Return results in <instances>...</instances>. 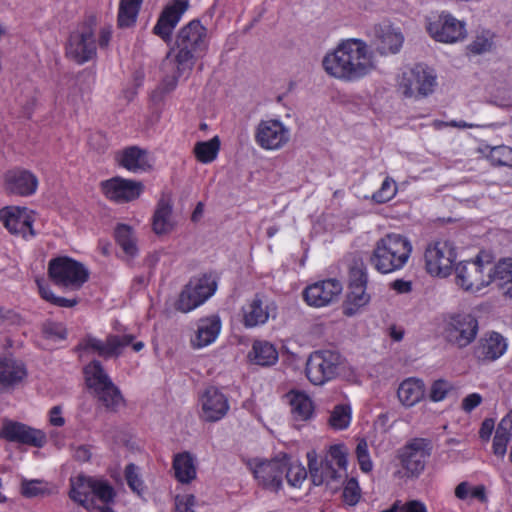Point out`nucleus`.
I'll use <instances>...</instances> for the list:
<instances>
[{"label":"nucleus","instance_id":"obj_29","mask_svg":"<svg viewBox=\"0 0 512 512\" xmlns=\"http://www.w3.org/2000/svg\"><path fill=\"white\" fill-rule=\"evenodd\" d=\"M374 36V46L382 55L397 53L403 43L402 34L400 32H396L390 26H375Z\"/></svg>","mask_w":512,"mask_h":512},{"label":"nucleus","instance_id":"obj_55","mask_svg":"<svg viewBox=\"0 0 512 512\" xmlns=\"http://www.w3.org/2000/svg\"><path fill=\"white\" fill-rule=\"evenodd\" d=\"M368 275L363 264H355L351 267L349 273V287L351 286H366Z\"/></svg>","mask_w":512,"mask_h":512},{"label":"nucleus","instance_id":"obj_52","mask_svg":"<svg viewBox=\"0 0 512 512\" xmlns=\"http://www.w3.org/2000/svg\"><path fill=\"white\" fill-rule=\"evenodd\" d=\"M453 386L450 382L444 379H438L431 385L429 398L433 402L442 401L447 394L452 390Z\"/></svg>","mask_w":512,"mask_h":512},{"label":"nucleus","instance_id":"obj_12","mask_svg":"<svg viewBox=\"0 0 512 512\" xmlns=\"http://www.w3.org/2000/svg\"><path fill=\"white\" fill-rule=\"evenodd\" d=\"M424 256L428 273L446 277L452 271L456 251L450 242L437 241L428 245Z\"/></svg>","mask_w":512,"mask_h":512},{"label":"nucleus","instance_id":"obj_54","mask_svg":"<svg viewBox=\"0 0 512 512\" xmlns=\"http://www.w3.org/2000/svg\"><path fill=\"white\" fill-rule=\"evenodd\" d=\"M343 500L346 504L354 506L360 499V488L355 478H351L346 482L342 494Z\"/></svg>","mask_w":512,"mask_h":512},{"label":"nucleus","instance_id":"obj_32","mask_svg":"<svg viewBox=\"0 0 512 512\" xmlns=\"http://www.w3.org/2000/svg\"><path fill=\"white\" fill-rule=\"evenodd\" d=\"M221 322L219 317L211 316L200 319L197 332L192 344L194 347L201 348L212 343L220 332Z\"/></svg>","mask_w":512,"mask_h":512},{"label":"nucleus","instance_id":"obj_63","mask_svg":"<svg viewBox=\"0 0 512 512\" xmlns=\"http://www.w3.org/2000/svg\"><path fill=\"white\" fill-rule=\"evenodd\" d=\"M494 430V420L491 418H487L482 422L481 428L479 430V436L482 440H489L492 432Z\"/></svg>","mask_w":512,"mask_h":512},{"label":"nucleus","instance_id":"obj_14","mask_svg":"<svg viewBox=\"0 0 512 512\" xmlns=\"http://www.w3.org/2000/svg\"><path fill=\"white\" fill-rule=\"evenodd\" d=\"M478 332V321L470 314H458L452 316L444 329L445 339L457 346L464 348L474 341Z\"/></svg>","mask_w":512,"mask_h":512},{"label":"nucleus","instance_id":"obj_20","mask_svg":"<svg viewBox=\"0 0 512 512\" xmlns=\"http://www.w3.org/2000/svg\"><path fill=\"white\" fill-rule=\"evenodd\" d=\"M188 6V0H174L171 4L167 5L160 14L153 28V33L169 44L172 41L173 30Z\"/></svg>","mask_w":512,"mask_h":512},{"label":"nucleus","instance_id":"obj_43","mask_svg":"<svg viewBox=\"0 0 512 512\" xmlns=\"http://www.w3.org/2000/svg\"><path fill=\"white\" fill-rule=\"evenodd\" d=\"M351 420L350 406L340 404L336 405L329 417V424L334 429H345L348 427Z\"/></svg>","mask_w":512,"mask_h":512},{"label":"nucleus","instance_id":"obj_49","mask_svg":"<svg viewBox=\"0 0 512 512\" xmlns=\"http://www.w3.org/2000/svg\"><path fill=\"white\" fill-rule=\"evenodd\" d=\"M287 482L293 486H299L307 476L306 469L299 464H289L286 456V471L284 472Z\"/></svg>","mask_w":512,"mask_h":512},{"label":"nucleus","instance_id":"obj_17","mask_svg":"<svg viewBox=\"0 0 512 512\" xmlns=\"http://www.w3.org/2000/svg\"><path fill=\"white\" fill-rule=\"evenodd\" d=\"M286 471V455L272 460L258 462L252 472L258 484L264 489L278 492L282 487L284 472Z\"/></svg>","mask_w":512,"mask_h":512},{"label":"nucleus","instance_id":"obj_19","mask_svg":"<svg viewBox=\"0 0 512 512\" xmlns=\"http://www.w3.org/2000/svg\"><path fill=\"white\" fill-rule=\"evenodd\" d=\"M0 437L10 442L30 445L37 448L42 447L46 442V436L42 431L15 421H4L0 431Z\"/></svg>","mask_w":512,"mask_h":512},{"label":"nucleus","instance_id":"obj_34","mask_svg":"<svg viewBox=\"0 0 512 512\" xmlns=\"http://www.w3.org/2000/svg\"><path fill=\"white\" fill-rule=\"evenodd\" d=\"M424 393V383L418 379L404 380L397 391L400 402L407 407L418 403L424 397Z\"/></svg>","mask_w":512,"mask_h":512},{"label":"nucleus","instance_id":"obj_38","mask_svg":"<svg viewBox=\"0 0 512 512\" xmlns=\"http://www.w3.org/2000/svg\"><path fill=\"white\" fill-rule=\"evenodd\" d=\"M291 412L296 420H307L313 413V405L310 398L301 392H290Z\"/></svg>","mask_w":512,"mask_h":512},{"label":"nucleus","instance_id":"obj_45","mask_svg":"<svg viewBox=\"0 0 512 512\" xmlns=\"http://www.w3.org/2000/svg\"><path fill=\"white\" fill-rule=\"evenodd\" d=\"M321 466L323 467V471L325 474V484L326 487L332 492L335 493L339 490L342 482V474L339 473L334 467L331 461L323 460L321 461Z\"/></svg>","mask_w":512,"mask_h":512},{"label":"nucleus","instance_id":"obj_8","mask_svg":"<svg viewBox=\"0 0 512 512\" xmlns=\"http://www.w3.org/2000/svg\"><path fill=\"white\" fill-rule=\"evenodd\" d=\"M95 17H89L70 34L66 53L78 64H83L96 56Z\"/></svg>","mask_w":512,"mask_h":512},{"label":"nucleus","instance_id":"obj_10","mask_svg":"<svg viewBox=\"0 0 512 512\" xmlns=\"http://www.w3.org/2000/svg\"><path fill=\"white\" fill-rule=\"evenodd\" d=\"M216 288L217 283L211 275L192 278L182 289L175 303L176 310L183 313L192 311L211 297Z\"/></svg>","mask_w":512,"mask_h":512},{"label":"nucleus","instance_id":"obj_42","mask_svg":"<svg viewBox=\"0 0 512 512\" xmlns=\"http://www.w3.org/2000/svg\"><path fill=\"white\" fill-rule=\"evenodd\" d=\"M39 293L41 297L46 300L47 302H50L53 305L59 306V307H74L78 304V299H67L64 297H58L55 296L48 285L44 283L43 280H36Z\"/></svg>","mask_w":512,"mask_h":512},{"label":"nucleus","instance_id":"obj_35","mask_svg":"<svg viewBox=\"0 0 512 512\" xmlns=\"http://www.w3.org/2000/svg\"><path fill=\"white\" fill-rule=\"evenodd\" d=\"M251 360L260 366L274 365L278 360L276 348L267 341H255L249 353Z\"/></svg>","mask_w":512,"mask_h":512},{"label":"nucleus","instance_id":"obj_9","mask_svg":"<svg viewBox=\"0 0 512 512\" xmlns=\"http://www.w3.org/2000/svg\"><path fill=\"white\" fill-rule=\"evenodd\" d=\"M432 445L428 439L413 438L397 451V458L408 478H417L424 471L431 455Z\"/></svg>","mask_w":512,"mask_h":512},{"label":"nucleus","instance_id":"obj_4","mask_svg":"<svg viewBox=\"0 0 512 512\" xmlns=\"http://www.w3.org/2000/svg\"><path fill=\"white\" fill-rule=\"evenodd\" d=\"M343 370V356L337 351L323 349L309 355L305 373L312 384L324 385L340 376Z\"/></svg>","mask_w":512,"mask_h":512},{"label":"nucleus","instance_id":"obj_46","mask_svg":"<svg viewBox=\"0 0 512 512\" xmlns=\"http://www.w3.org/2000/svg\"><path fill=\"white\" fill-rule=\"evenodd\" d=\"M488 158L493 165L512 167V148L505 145L493 147Z\"/></svg>","mask_w":512,"mask_h":512},{"label":"nucleus","instance_id":"obj_11","mask_svg":"<svg viewBox=\"0 0 512 512\" xmlns=\"http://www.w3.org/2000/svg\"><path fill=\"white\" fill-rule=\"evenodd\" d=\"M436 77L432 71L422 64L402 73L399 87L406 97H425L433 92Z\"/></svg>","mask_w":512,"mask_h":512},{"label":"nucleus","instance_id":"obj_21","mask_svg":"<svg viewBox=\"0 0 512 512\" xmlns=\"http://www.w3.org/2000/svg\"><path fill=\"white\" fill-rule=\"evenodd\" d=\"M341 292V283L336 279H328L308 286L303 296L308 305L323 307L336 301Z\"/></svg>","mask_w":512,"mask_h":512},{"label":"nucleus","instance_id":"obj_1","mask_svg":"<svg viewBox=\"0 0 512 512\" xmlns=\"http://www.w3.org/2000/svg\"><path fill=\"white\" fill-rule=\"evenodd\" d=\"M207 48V29L199 20H192L183 26L177 32L174 45L162 61L161 69L164 76L159 86L160 92L173 91L181 77H188L197 59L203 57Z\"/></svg>","mask_w":512,"mask_h":512},{"label":"nucleus","instance_id":"obj_53","mask_svg":"<svg viewBox=\"0 0 512 512\" xmlns=\"http://www.w3.org/2000/svg\"><path fill=\"white\" fill-rule=\"evenodd\" d=\"M356 456L359 466L363 472H370L373 464L368 452V444L365 439H360L356 446Z\"/></svg>","mask_w":512,"mask_h":512},{"label":"nucleus","instance_id":"obj_64","mask_svg":"<svg viewBox=\"0 0 512 512\" xmlns=\"http://www.w3.org/2000/svg\"><path fill=\"white\" fill-rule=\"evenodd\" d=\"M391 287L397 293L405 294L409 293L412 290V284L410 281H405L402 279H397L391 283Z\"/></svg>","mask_w":512,"mask_h":512},{"label":"nucleus","instance_id":"obj_27","mask_svg":"<svg viewBox=\"0 0 512 512\" xmlns=\"http://www.w3.org/2000/svg\"><path fill=\"white\" fill-rule=\"evenodd\" d=\"M173 201L170 195L163 194L157 202L153 217L152 230L157 235L171 232L174 228L172 218Z\"/></svg>","mask_w":512,"mask_h":512},{"label":"nucleus","instance_id":"obj_26","mask_svg":"<svg viewBox=\"0 0 512 512\" xmlns=\"http://www.w3.org/2000/svg\"><path fill=\"white\" fill-rule=\"evenodd\" d=\"M115 160L133 173L147 172L152 168L148 151L138 146H129L118 151Z\"/></svg>","mask_w":512,"mask_h":512},{"label":"nucleus","instance_id":"obj_62","mask_svg":"<svg viewBox=\"0 0 512 512\" xmlns=\"http://www.w3.org/2000/svg\"><path fill=\"white\" fill-rule=\"evenodd\" d=\"M399 512H427L425 505L417 500H412L400 505Z\"/></svg>","mask_w":512,"mask_h":512},{"label":"nucleus","instance_id":"obj_23","mask_svg":"<svg viewBox=\"0 0 512 512\" xmlns=\"http://www.w3.org/2000/svg\"><path fill=\"white\" fill-rule=\"evenodd\" d=\"M276 306L273 302H265L256 294L243 308V323L246 327L265 324L269 317H275Z\"/></svg>","mask_w":512,"mask_h":512},{"label":"nucleus","instance_id":"obj_59","mask_svg":"<svg viewBox=\"0 0 512 512\" xmlns=\"http://www.w3.org/2000/svg\"><path fill=\"white\" fill-rule=\"evenodd\" d=\"M195 503V497L193 495H186L183 497L176 498V510L178 512H194L192 506Z\"/></svg>","mask_w":512,"mask_h":512},{"label":"nucleus","instance_id":"obj_18","mask_svg":"<svg viewBox=\"0 0 512 512\" xmlns=\"http://www.w3.org/2000/svg\"><path fill=\"white\" fill-rule=\"evenodd\" d=\"M101 188L108 199L116 203H127L139 198L144 190V185L140 181L114 177L103 181Z\"/></svg>","mask_w":512,"mask_h":512},{"label":"nucleus","instance_id":"obj_6","mask_svg":"<svg viewBox=\"0 0 512 512\" xmlns=\"http://www.w3.org/2000/svg\"><path fill=\"white\" fill-rule=\"evenodd\" d=\"M456 282L465 291L478 292L491 284L489 255L480 252L473 260L456 265Z\"/></svg>","mask_w":512,"mask_h":512},{"label":"nucleus","instance_id":"obj_39","mask_svg":"<svg viewBox=\"0 0 512 512\" xmlns=\"http://www.w3.org/2000/svg\"><path fill=\"white\" fill-rule=\"evenodd\" d=\"M143 0H120L117 23L120 28H128L136 23Z\"/></svg>","mask_w":512,"mask_h":512},{"label":"nucleus","instance_id":"obj_47","mask_svg":"<svg viewBox=\"0 0 512 512\" xmlns=\"http://www.w3.org/2000/svg\"><path fill=\"white\" fill-rule=\"evenodd\" d=\"M115 497V491L111 485H109L105 481L101 480H94L93 485V494L91 498L94 500V498H97L99 501L103 503V505H106L113 501ZM95 507V504L93 503V507Z\"/></svg>","mask_w":512,"mask_h":512},{"label":"nucleus","instance_id":"obj_3","mask_svg":"<svg viewBox=\"0 0 512 512\" xmlns=\"http://www.w3.org/2000/svg\"><path fill=\"white\" fill-rule=\"evenodd\" d=\"M412 245L400 234L390 233L380 238L370 256V264L380 273L401 269L408 261Z\"/></svg>","mask_w":512,"mask_h":512},{"label":"nucleus","instance_id":"obj_7","mask_svg":"<svg viewBox=\"0 0 512 512\" xmlns=\"http://www.w3.org/2000/svg\"><path fill=\"white\" fill-rule=\"evenodd\" d=\"M48 276L55 285L61 288L78 290L88 280L89 272L82 263L61 256L49 261Z\"/></svg>","mask_w":512,"mask_h":512},{"label":"nucleus","instance_id":"obj_51","mask_svg":"<svg viewBox=\"0 0 512 512\" xmlns=\"http://www.w3.org/2000/svg\"><path fill=\"white\" fill-rule=\"evenodd\" d=\"M308 467L312 483L316 486H320L325 483V474L321 462L318 463L316 454L314 452L308 453Z\"/></svg>","mask_w":512,"mask_h":512},{"label":"nucleus","instance_id":"obj_24","mask_svg":"<svg viewBox=\"0 0 512 512\" xmlns=\"http://www.w3.org/2000/svg\"><path fill=\"white\" fill-rule=\"evenodd\" d=\"M0 220L12 234H21L24 237L27 231L30 235L35 234L32 229V219L27 214L26 208L18 206L4 207L0 210Z\"/></svg>","mask_w":512,"mask_h":512},{"label":"nucleus","instance_id":"obj_36","mask_svg":"<svg viewBox=\"0 0 512 512\" xmlns=\"http://www.w3.org/2000/svg\"><path fill=\"white\" fill-rule=\"evenodd\" d=\"M173 469L176 479L181 483H189L196 477L194 460L188 452L177 454L174 457Z\"/></svg>","mask_w":512,"mask_h":512},{"label":"nucleus","instance_id":"obj_33","mask_svg":"<svg viewBox=\"0 0 512 512\" xmlns=\"http://www.w3.org/2000/svg\"><path fill=\"white\" fill-rule=\"evenodd\" d=\"M490 270L491 283H496L504 294L512 297V259H502L495 265L490 260Z\"/></svg>","mask_w":512,"mask_h":512},{"label":"nucleus","instance_id":"obj_30","mask_svg":"<svg viewBox=\"0 0 512 512\" xmlns=\"http://www.w3.org/2000/svg\"><path fill=\"white\" fill-rule=\"evenodd\" d=\"M93 485L94 479L84 475L71 478L69 497L86 509H91L93 507V499L91 498Z\"/></svg>","mask_w":512,"mask_h":512},{"label":"nucleus","instance_id":"obj_22","mask_svg":"<svg viewBox=\"0 0 512 512\" xmlns=\"http://www.w3.org/2000/svg\"><path fill=\"white\" fill-rule=\"evenodd\" d=\"M202 415L208 422L222 419L229 410L228 400L216 387H208L201 396Z\"/></svg>","mask_w":512,"mask_h":512},{"label":"nucleus","instance_id":"obj_57","mask_svg":"<svg viewBox=\"0 0 512 512\" xmlns=\"http://www.w3.org/2000/svg\"><path fill=\"white\" fill-rule=\"evenodd\" d=\"M482 402V397L480 394L478 393H472V394H469L467 395L463 400H462V409L469 413L471 412L473 409H475L477 406H479Z\"/></svg>","mask_w":512,"mask_h":512},{"label":"nucleus","instance_id":"obj_61","mask_svg":"<svg viewBox=\"0 0 512 512\" xmlns=\"http://www.w3.org/2000/svg\"><path fill=\"white\" fill-rule=\"evenodd\" d=\"M491 43L485 38H477L469 45V49L474 54H481L490 49Z\"/></svg>","mask_w":512,"mask_h":512},{"label":"nucleus","instance_id":"obj_48","mask_svg":"<svg viewBox=\"0 0 512 512\" xmlns=\"http://www.w3.org/2000/svg\"><path fill=\"white\" fill-rule=\"evenodd\" d=\"M396 193V182L391 177H386L380 189L372 195V199L376 203H386L390 201Z\"/></svg>","mask_w":512,"mask_h":512},{"label":"nucleus","instance_id":"obj_2","mask_svg":"<svg viewBox=\"0 0 512 512\" xmlns=\"http://www.w3.org/2000/svg\"><path fill=\"white\" fill-rule=\"evenodd\" d=\"M322 65L328 74L349 80L363 77L375 68L372 53L359 39L343 41L333 53L324 57Z\"/></svg>","mask_w":512,"mask_h":512},{"label":"nucleus","instance_id":"obj_50","mask_svg":"<svg viewBox=\"0 0 512 512\" xmlns=\"http://www.w3.org/2000/svg\"><path fill=\"white\" fill-rule=\"evenodd\" d=\"M137 470V466L133 463H130L125 468V478L131 490L137 495L141 496L144 491V485L143 481L139 477Z\"/></svg>","mask_w":512,"mask_h":512},{"label":"nucleus","instance_id":"obj_15","mask_svg":"<svg viewBox=\"0 0 512 512\" xmlns=\"http://www.w3.org/2000/svg\"><path fill=\"white\" fill-rule=\"evenodd\" d=\"M133 339L134 336L131 334H109L105 340L88 336L78 345V348L88 353L97 354L104 359L117 358L122 353V349L130 345Z\"/></svg>","mask_w":512,"mask_h":512},{"label":"nucleus","instance_id":"obj_16","mask_svg":"<svg viewBox=\"0 0 512 512\" xmlns=\"http://www.w3.org/2000/svg\"><path fill=\"white\" fill-rule=\"evenodd\" d=\"M289 138V129L279 120H261L256 127L255 141L263 149H280Z\"/></svg>","mask_w":512,"mask_h":512},{"label":"nucleus","instance_id":"obj_25","mask_svg":"<svg viewBox=\"0 0 512 512\" xmlns=\"http://www.w3.org/2000/svg\"><path fill=\"white\" fill-rule=\"evenodd\" d=\"M38 186L37 177L28 170L15 169L5 174V189L18 196H30Z\"/></svg>","mask_w":512,"mask_h":512},{"label":"nucleus","instance_id":"obj_44","mask_svg":"<svg viewBox=\"0 0 512 512\" xmlns=\"http://www.w3.org/2000/svg\"><path fill=\"white\" fill-rule=\"evenodd\" d=\"M20 492L26 498H33L49 494V490L44 481L38 479L27 480L25 478H23L21 481Z\"/></svg>","mask_w":512,"mask_h":512},{"label":"nucleus","instance_id":"obj_5","mask_svg":"<svg viewBox=\"0 0 512 512\" xmlns=\"http://www.w3.org/2000/svg\"><path fill=\"white\" fill-rule=\"evenodd\" d=\"M89 388L93 389L98 400L109 411H117L123 405L124 399L120 390L113 384L104 371L100 361H91L84 369Z\"/></svg>","mask_w":512,"mask_h":512},{"label":"nucleus","instance_id":"obj_58","mask_svg":"<svg viewBox=\"0 0 512 512\" xmlns=\"http://www.w3.org/2000/svg\"><path fill=\"white\" fill-rule=\"evenodd\" d=\"M509 441V437L495 435L493 439V453L497 456L504 457Z\"/></svg>","mask_w":512,"mask_h":512},{"label":"nucleus","instance_id":"obj_13","mask_svg":"<svg viewBox=\"0 0 512 512\" xmlns=\"http://www.w3.org/2000/svg\"><path fill=\"white\" fill-rule=\"evenodd\" d=\"M426 29L429 35L439 42L453 43L462 40L466 36L464 22L459 21L447 12L428 18Z\"/></svg>","mask_w":512,"mask_h":512},{"label":"nucleus","instance_id":"obj_31","mask_svg":"<svg viewBox=\"0 0 512 512\" xmlns=\"http://www.w3.org/2000/svg\"><path fill=\"white\" fill-rule=\"evenodd\" d=\"M25 376L26 369L22 362L12 357L0 356V391L21 381Z\"/></svg>","mask_w":512,"mask_h":512},{"label":"nucleus","instance_id":"obj_56","mask_svg":"<svg viewBox=\"0 0 512 512\" xmlns=\"http://www.w3.org/2000/svg\"><path fill=\"white\" fill-rule=\"evenodd\" d=\"M43 333L48 339H65L66 338V329L60 323L55 322H47L43 325Z\"/></svg>","mask_w":512,"mask_h":512},{"label":"nucleus","instance_id":"obj_28","mask_svg":"<svg viewBox=\"0 0 512 512\" xmlns=\"http://www.w3.org/2000/svg\"><path fill=\"white\" fill-rule=\"evenodd\" d=\"M507 349L505 338L497 332L485 334L475 348V355L480 360L494 361Z\"/></svg>","mask_w":512,"mask_h":512},{"label":"nucleus","instance_id":"obj_41","mask_svg":"<svg viewBox=\"0 0 512 512\" xmlns=\"http://www.w3.org/2000/svg\"><path fill=\"white\" fill-rule=\"evenodd\" d=\"M219 148L220 140L215 136L209 141L197 142L194 146V153L198 161L210 163L217 157Z\"/></svg>","mask_w":512,"mask_h":512},{"label":"nucleus","instance_id":"obj_37","mask_svg":"<svg viewBox=\"0 0 512 512\" xmlns=\"http://www.w3.org/2000/svg\"><path fill=\"white\" fill-rule=\"evenodd\" d=\"M343 305V313L346 316H353L359 308L365 306L370 296L365 292L366 286H351Z\"/></svg>","mask_w":512,"mask_h":512},{"label":"nucleus","instance_id":"obj_40","mask_svg":"<svg viewBox=\"0 0 512 512\" xmlns=\"http://www.w3.org/2000/svg\"><path fill=\"white\" fill-rule=\"evenodd\" d=\"M115 239L123 252L134 257L137 254L136 238L132 228L126 224H118L115 228Z\"/></svg>","mask_w":512,"mask_h":512},{"label":"nucleus","instance_id":"obj_60","mask_svg":"<svg viewBox=\"0 0 512 512\" xmlns=\"http://www.w3.org/2000/svg\"><path fill=\"white\" fill-rule=\"evenodd\" d=\"M331 457L336 461L339 468H345L347 464L346 453L343 451V447L340 445L332 446L330 449Z\"/></svg>","mask_w":512,"mask_h":512}]
</instances>
